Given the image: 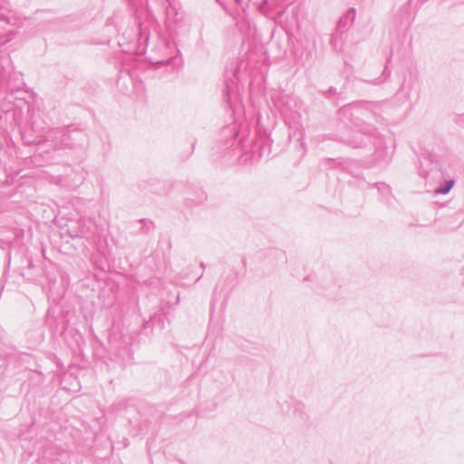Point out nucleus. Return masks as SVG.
<instances>
[{"label": "nucleus", "instance_id": "1", "mask_svg": "<svg viewBox=\"0 0 464 464\" xmlns=\"http://www.w3.org/2000/svg\"><path fill=\"white\" fill-rule=\"evenodd\" d=\"M454 184L453 180H450L447 182V186L445 188H438L436 189V193L445 194L450 191V189L452 188Z\"/></svg>", "mask_w": 464, "mask_h": 464}, {"label": "nucleus", "instance_id": "2", "mask_svg": "<svg viewBox=\"0 0 464 464\" xmlns=\"http://www.w3.org/2000/svg\"><path fill=\"white\" fill-rule=\"evenodd\" d=\"M454 184L453 180H450L447 182V186L445 188H438L436 189V193L445 194L450 191V189L452 188Z\"/></svg>", "mask_w": 464, "mask_h": 464}]
</instances>
